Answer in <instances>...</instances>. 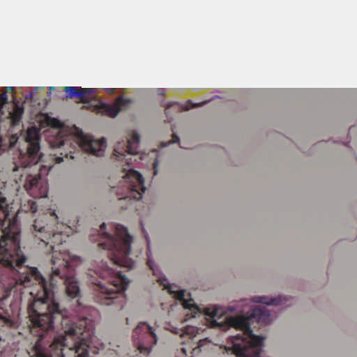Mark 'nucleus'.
Segmentation results:
<instances>
[{
	"label": "nucleus",
	"mask_w": 357,
	"mask_h": 357,
	"mask_svg": "<svg viewBox=\"0 0 357 357\" xmlns=\"http://www.w3.org/2000/svg\"><path fill=\"white\" fill-rule=\"evenodd\" d=\"M24 139L27 144L26 150L19 148L14 155L10 167L11 177L17 184L23 185L30 196L34 198L46 197L47 185L40 174L43 172V168H48V172L52 166H38L44 156L40 145L39 129L36 127L28 129Z\"/></svg>",
	"instance_id": "obj_1"
},
{
	"label": "nucleus",
	"mask_w": 357,
	"mask_h": 357,
	"mask_svg": "<svg viewBox=\"0 0 357 357\" xmlns=\"http://www.w3.org/2000/svg\"><path fill=\"white\" fill-rule=\"evenodd\" d=\"M87 276L88 282L94 285L93 299L96 303L123 307L125 303L123 292L130 282L127 278L119 271L109 268L102 260L93 261Z\"/></svg>",
	"instance_id": "obj_2"
},
{
	"label": "nucleus",
	"mask_w": 357,
	"mask_h": 357,
	"mask_svg": "<svg viewBox=\"0 0 357 357\" xmlns=\"http://www.w3.org/2000/svg\"><path fill=\"white\" fill-rule=\"evenodd\" d=\"M140 136L137 132H132L131 137L126 141L119 142L114 148V155L119 160H125L126 165L131 166L123 168L122 180L118 185L113 188V191L120 199H134L139 200L146 188L144 186L142 175L132 168L133 162H137L139 153Z\"/></svg>",
	"instance_id": "obj_3"
},
{
	"label": "nucleus",
	"mask_w": 357,
	"mask_h": 357,
	"mask_svg": "<svg viewBox=\"0 0 357 357\" xmlns=\"http://www.w3.org/2000/svg\"><path fill=\"white\" fill-rule=\"evenodd\" d=\"M90 239L100 241L99 245L108 251L114 264L128 269L134 268L135 262L129 257L132 237L124 226L116 223H102L99 229L91 233Z\"/></svg>",
	"instance_id": "obj_4"
},
{
	"label": "nucleus",
	"mask_w": 357,
	"mask_h": 357,
	"mask_svg": "<svg viewBox=\"0 0 357 357\" xmlns=\"http://www.w3.org/2000/svg\"><path fill=\"white\" fill-rule=\"evenodd\" d=\"M48 142L54 150V153H51L52 160L57 164L62 162L64 158L72 154L77 149H81L86 153L100 157L102 155L107 146L105 138L98 140L82 132L75 135L59 130Z\"/></svg>",
	"instance_id": "obj_5"
},
{
	"label": "nucleus",
	"mask_w": 357,
	"mask_h": 357,
	"mask_svg": "<svg viewBox=\"0 0 357 357\" xmlns=\"http://www.w3.org/2000/svg\"><path fill=\"white\" fill-rule=\"evenodd\" d=\"M147 264L149 268L153 271V274L157 278V281L165 288L169 289L170 294H173V296L181 303L183 308L188 310L185 314V321H188L192 318L197 317V315L199 316L201 314L200 309L194 303H192L191 301H188L185 298V290H173L172 287H170V284L169 283L167 278L162 273L155 262L149 258Z\"/></svg>",
	"instance_id": "obj_6"
},
{
	"label": "nucleus",
	"mask_w": 357,
	"mask_h": 357,
	"mask_svg": "<svg viewBox=\"0 0 357 357\" xmlns=\"http://www.w3.org/2000/svg\"><path fill=\"white\" fill-rule=\"evenodd\" d=\"M5 183L0 179V241H10L20 234L17 217L10 218L6 199L2 195Z\"/></svg>",
	"instance_id": "obj_7"
},
{
	"label": "nucleus",
	"mask_w": 357,
	"mask_h": 357,
	"mask_svg": "<svg viewBox=\"0 0 357 357\" xmlns=\"http://www.w3.org/2000/svg\"><path fill=\"white\" fill-rule=\"evenodd\" d=\"M132 338L137 349L144 355H149L158 342L154 329L145 321L139 323L134 328Z\"/></svg>",
	"instance_id": "obj_8"
},
{
	"label": "nucleus",
	"mask_w": 357,
	"mask_h": 357,
	"mask_svg": "<svg viewBox=\"0 0 357 357\" xmlns=\"http://www.w3.org/2000/svg\"><path fill=\"white\" fill-rule=\"evenodd\" d=\"M64 91L66 98H79L82 102L89 103L93 99V97L89 96L96 93L97 89L79 86H66Z\"/></svg>",
	"instance_id": "obj_9"
},
{
	"label": "nucleus",
	"mask_w": 357,
	"mask_h": 357,
	"mask_svg": "<svg viewBox=\"0 0 357 357\" xmlns=\"http://www.w3.org/2000/svg\"><path fill=\"white\" fill-rule=\"evenodd\" d=\"M132 102L131 98H124L123 96H119L112 104L103 102L100 100V109L102 112L111 118L116 117L121 110Z\"/></svg>",
	"instance_id": "obj_10"
},
{
	"label": "nucleus",
	"mask_w": 357,
	"mask_h": 357,
	"mask_svg": "<svg viewBox=\"0 0 357 357\" xmlns=\"http://www.w3.org/2000/svg\"><path fill=\"white\" fill-rule=\"evenodd\" d=\"M169 330L174 333V334H180L181 338H185L182 341V344H191L190 341L193 337H195L197 333V328L192 326H186L183 328H178L175 326H170ZM190 348H192V346L190 345Z\"/></svg>",
	"instance_id": "obj_11"
},
{
	"label": "nucleus",
	"mask_w": 357,
	"mask_h": 357,
	"mask_svg": "<svg viewBox=\"0 0 357 357\" xmlns=\"http://www.w3.org/2000/svg\"><path fill=\"white\" fill-rule=\"evenodd\" d=\"M19 137L17 134L9 135L4 139V142L0 139V146L3 151L9 150L14 148L17 144Z\"/></svg>",
	"instance_id": "obj_12"
},
{
	"label": "nucleus",
	"mask_w": 357,
	"mask_h": 357,
	"mask_svg": "<svg viewBox=\"0 0 357 357\" xmlns=\"http://www.w3.org/2000/svg\"><path fill=\"white\" fill-rule=\"evenodd\" d=\"M24 113V107L20 102L14 101V109L12 115L13 120L15 123L20 121L22 116Z\"/></svg>",
	"instance_id": "obj_13"
},
{
	"label": "nucleus",
	"mask_w": 357,
	"mask_h": 357,
	"mask_svg": "<svg viewBox=\"0 0 357 357\" xmlns=\"http://www.w3.org/2000/svg\"><path fill=\"white\" fill-rule=\"evenodd\" d=\"M208 343V339L199 340L197 345L193 348H192V356L194 357L200 354V352L205 349V346Z\"/></svg>",
	"instance_id": "obj_14"
},
{
	"label": "nucleus",
	"mask_w": 357,
	"mask_h": 357,
	"mask_svg": "<svg viewBox=\"0 0 357 357\" xmlns=\"http://www.w3.org/2000/svg\"><path fill=\"white\" fill-rule=\"evenodd\" d=\"M287 301V299L285 297H282L281 296L276 297V298H269V306L271 305H289V304H286Z\"/></svg>",
	"instance_id": "obj_15"
},
{
	"label": "nucleus",
	"mask_w": 357,
	"mask_h": 357,
	"mask_svg": "<svg viewBox=\"0 0 357 357\" xmlns=\"http://www.w3.org/2000/svg\"><path fill=\"white\" fill-rule=\"evenodd\" d=\"M24 208L26 212L36 213L37 211L36 203L32 200H29L27 205H24Z\"/></svg>",
	"instance_id": "obj_16"
},
{
	"label": "nucleus",
	"mask_w": 357,
	"mask_h": 357,
	"mask_svg": "<svg viewBox=\"0 0 357 357\" xmlns=\"http://www.w3.org/2000/svg\"><path fill=\"white\" fill-rule=\"evenodd\" d=\"M174 104H176L175 102H167L164 103V105H163V106L165 107V109H166L165 114H166V116H167L169 121H170L172 119V116L169 114V112L167 111V109H169L170 107H172Z\"/></svg>",
	"instance_id": "obj_17"
},
{
	"label": "nucleus",
	"mask_w": 357,
	"mask_h": 357,
	"mask_svg": "<svg viewBox=\"0 0 357 357\" xmlns=\"http://www.w3.org/2000/svg\"><path fill=\"white\" fill-rule=\"evenodd\" d=\"M8 101V97L6 92L0 95V107H2Z\"/></svg>",
	"instance_id": "obj_18"
},
{
	"label": "nucleus",
	"mask_w": 357,
	"mask_h": 357,
	"mask_svg": "<svg viewBox=\"0 0 357 357\" xmlns=\"http://www.w3.org/2000/svg\"><path fill=\"white\" fill-rule=\"evenodd\" d=\"M179 142V137L178 136H176V135H174L173 139L172 141H169L167 143H166V142L162 143V146L166 147L170 144H173V143H176V142Z\"/></svg>",
	"instance_id": "obj_19"
},
{
	"label": "nucleus",
	"mask_w": 357,
	"mask_h": 357,
	"mask_svg": "<svg viewBox=\"0 0 357 357\" xmlns=\"http://www.w3.org/2000/svg\"><path fill=\"white\" fill-rule=\"evenodd\" d=\"M159 161L158 158L155 160L153 162V174L155 176L158 174V165Z\"/></svg>",
	"instance_id": "obj_20"
},
{
	"label": "nucleus",
	"mask_w": 357,
	"mask_h": 357,
	"mask_svg": "<svg viewBox=\"0 0 357 357\" xmlns=\"http://www.w3.org/2000/svg\"><path fill=\"white\" fill-rule=\"evenodd\" d=\"M209 102V100L204 101V102H201V103H192V102H191V100H189V102H190V103L192 104V107H199V106H202V105H204L206 104V103H207V102Z\"/></svg>",
	"instance_id": "obj_21"
},
{
	"label": "nucleus",
	"mask_w": 357,
	"mask_h": 357,
	"mask_svg": "<svg viewBox=\"0 0 357 357\" xmlns=\"http://www.w3.org/2000/svg\"><path fill=\"white\" fill-rule=\"evenodd\" d=\"M157 93L160 96H164L165 95V89H162V88L158 89Z\"/></svg>",
	"instance_id": "obj_22"
},
{
	"label": "nucleus",
	"mask_w": 357,
	"mask_h": 357,
	"mask_svg": "<svg viewBox=\"0 0 357 357\" xmlns=\"http://www.w3.org/2000/svg\"><path fill=\"white\" fill-rule=\"evenodd\" d=\"M52 121H53V123H52L53 126H54V127L60 126L61 123L58 120L53 119Z\"/></svg>",
	"instance_id": "obj_23"
},
{
	"label": "nucleus",
	"mask_w": 357,
	"mask_h": 357,
	"mask_svg": "<svg viewBox=\"0 0 357 357\" xmlns=\"http://www.w3.org/2000/svg\"><path fill=\"white\" fill-rule=\"evenodd\" d=\"M33 96V93L32 91L31 92H29L28 93L25 94L24 95V98L26 99H28V98H31Z\"/></svg>",
	"instance_id": "obj_24"
},
{
	"label": "nucleus",
	"mask_w": 357,
	"mask_h": 357,
	"mask_svg": "<svg viewBox=\"0 0 357 357\" xmlns=\"http://www.w3.org/2000/svg\"><path fill=\"white\" fill-rule=\"evenodd\" d=\"M142 230H143V233L144 234V236H145L146 240L147 241V243L149 244V240L148 238V234H147L146 231L144 230V228L142 229Z\"/></svg>",
	"instance_id": "obj_25"
},
{
	"label": "nucleus",
	"mask_w": 357,
	"mask_h": 357,
	"mask_svg": "<svg viewBox=\"0 0 357 357\" xmlns=\"http://www.w3.org/2000/svg\"><path fill=\"white\" fill-rule=\"evenodd\" d=\"M188 348L185 347H181V350L182 351V352L186 355L187 354V351H188Z\"/></svg>",
	"instance_id": "obj_26"
},
{
	"label": "nucleus",
	"mask_w": 357,
	"mask_h": 357,
	"mask_svg": "<svg viewBox=\"0 0 357 357\" xmlns=\"http://www.w3.org/2000/svg\"><path fill=\"white\" fill-rule=\"evenodd\" d=\"M105 91L109 93H112L114 91V89L112 88H107L105 89Z\"/></svg>",
	"instance_id": "obj_27"
},
{
	"label": "nucleus",
	"mask_w": 357,
	"mask_h": 357,
	"mask_svg": "<svg viewBox=\"0 0 357 357\" xmlns=\"http://www.w3.org/2000/svg\"><path fill=\"white\" fill-rule=\"evenodd\" d=\"M215 98H220V96H213L211 99H215Z\"/></svg>",
	"instance_id": "obj_28"
},
{
	"label": "nucleus",
	"mask_w": 357,
	"mask_h": 357,
	"mask_svg": "<svg viewBox=\"0 0 357 357\" xmlns=\"http://www.w3.org/2000/svg\"><path fill=\"white\" fill-rule=\"evenodd\" d=\"M268 316H269V321H271V310H269Z\"/></svg>",
	"instance_id": "obj_29"
},
{
	"label": "nucleus",
	"mask_w": 357,
	"mask_h": 357,
	"mask_svg": "<svg viewBox=\"0 0 357 357\" xmlns=\"http://www.w3.org/2000/svg\"><path fill=\"white\" fill-rule=\"evenodd\" d=\"M117 348L119 349V346L117 347ZM113 350L114 351L115 353L119 354V349H117V350L113 349Z\"/></svg>",
	"instance_id": "obj_30"
},
{
	"label": "nucleus",
	"mask_w": 357,
	"mask_h": 357,
	"mask_svg": "<svg viewBox=\"0 0 357 357\" xmlns=\"http://www.w3.org/2000/svg\"><path fill=\"white\" fill-rule=\"evenodd\" d=\"M225 349H226V351H229V350H230V348L227 347H225Z\"/></svg>",
	"instance_id": "obj_31"
},
{
	"label": "nucleus",
	"mask_w": 357,
	"mask_h": 357,
	"mask_svg": "<svg viewBox=\"0 0 357 357\" xmlns=\"http://www.w3.org/2000/svg\"><path fill=\"white\" fill-rule=\"evenodd\" d=\"M70 158L74 159V156L73 155H70Z\"/></svg>",
	"instance_id": "obj_32"
},
{
	"label": "nucleus",
	"mask_w": 357,
	"mask_h": 357,
	"mask_svg": "<svg viewBox=\"0 0 357 357\" xmlns=\"http://www.w3.org/2000/svg\"><path fill=\"white\" fill-rule=\"evenodd\" d=\"M185 110H189V109H190V108H189V107H185Z\"/></svg>",
	"instance_id": "obj_33"
},
{
	"label": "nucleus",
	"mask_w": 357,
	"mask_h": 357,
	"mask_svg": "<svg viewBox=\"0 0 357 357\" xmlns=\"http://www.w3.org/2000/svg\"><path fill=\"white\" fill-rule=\"evenodd\" d=\"M1 340V337H0V341Z\"/></svg>",
	"instance_id": "obj_34"
}]
</instances>
